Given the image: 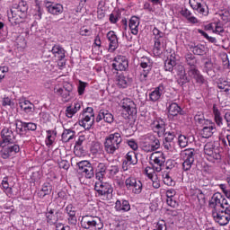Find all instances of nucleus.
I'll use <instances>...</instances> for the list:
<instances>
[{
  "instance_id": "obj_27",
  "label": "nucleus",
  "mask_w": 230,
  "mask_h": 230,
  "mask_svg": "<svg viewBox=\"0 0 230 230\" xmlns=\"http://www.w3.org/2000/svg\"><path fill=\"white\" fill-rule=\"evenodd\" d=\"M179 134V129H177V126L173 124V127L171 125V130L164 131V137L165 141L168 143H173V139L177 137V135Z\"/></svg>"
},
{
  "instance_id": "obj_18",
  "label": "nucleus",
  "mask_w": 230,
  "mask_h": 230,
  "mask_svg": "<svg viewBox=\"0 0 230 230\" xmlns=\"http://www.w3.org/2000/svg\"><path fill=\"white\" fill-rule=\"evenodd\" d=\"M132 164H137V155H136V152L134 151H130L126 155V158L122 163V170L127 172L128 167Z\"/></svg>"
},
{
  "instance_id": "obj_4",
  "label": "nucleus",
  "mask_w": 230,
  "mask_h": 230,
  "mask_svg": "<svg viewBox=\"0 0 230 230\" xmlns=\"http://www.w3.org/2000/svg\"><path fill=\"white\" fill-rule=\"evenodd\" d=\"M81 226L84 229L102 230L103 223L102 218L93 216H84L82 217Z\"/></svg>"
},
{
  "instance_id": "obj_22",
  "label": "nucleus",
  "mask_w": 230,
  "mask_h": 230,
  "mask_svg": "<svg viewBox=\"0 0 230 230\" xmlns=\"http://www.w3.org/2000/svg\"><path fill=\"white\" fill-rule=\"evenodd\" d=\"M105 175H107V164L99 163L95 169V179L97 181H103Z\"/></svg>"
},
{
  "instance_id": "obj_34",
  "label": "nucleus",
  "mask_w": 230,
  "mask_h": 230,
  "mask_svg": "<svg viewBox=\"0 0 230 230\" xmlns=\"http://www.w3.org/2000/svg\"><path fill=\"white\" fill-rule=\"evenodd\" d=\"M51 52L58 60H64V58H66V49L60 45H54Z\"/></svg>"
},
{
  "instance_id": "obj_37",
  "label": "nucleus",
  "mask_w": 230,
  "mask_h": 230,
  "mask_svg": "<svg viewBox=\"0 0 230 230\" xmlns=\"http://www.w3.org/2000/svg\"><path fill=\"white\" fill-rule=\"evenodd\" d=\"M118 173H119V167L118 165L107 164L106 175L108 179H114Z\"/></svg>"
},
{
  "instance_id": "obj_51",
  "label": "nucleus",
  "mask_w": 230,
  "mask_h": 230,
  "mask_svg": "<svg viewBox=\"0 0 230 230\" xmlns=\"http://www.w3.org/2000/svg\"><path fill=\"white\" fill-rule=\"evenodd\" d=\"M141 146H142V150H144V152H155L154 151L155 146H151L149 144L148 140L146 139V137H145V141L142 142Z\"/></svg>"
},
{
  "instance_id": "obj_36",
  "label": "nucleus",
  "mask_w": 230,
  "mask_h": 230,
  "mask_svg": "<svg viewBox=\"0 0 230 230\" xmlns=\"http://www.w3.org/2000/svg\"><path fill=\"white\" fill-rule=\"evenodd\" d=\"M116 211H130V203L128 200H117L115 203Z\"/></svg>"
},
{
  "instance_id": "obj_50",
  "label": "nucleus",
  "mask_w": 230,
  "mask_h": 230,
  "mask_svg": "<svg viewBox=\"0 0 230 230\" xmlns=\"http://www.w3.org/2000/svg\"><path fill=\"white\" fill-rule=\"evenodd\" d=\"M185 60L186 64L190 66V67H194L195 64H197V58H195V56L192 53H187L185 55Z\"/></svg>"
},
{
  "instance_id": "obj_49",
  "label": "nucleus",
  "mask_w": 230,
  "mask_h": 230,
  "mask_svg": "<svg viewBox=\"0 0 230 230\" xmlns=\"http://www.w3.org/2000/svg\"><path fill=\"white\" fill-rule=\"evenodd\" d=\"M117 85L122 89L127 88V85H128V79L125 75H119L117 78Z\"/></svg>"
},
{
  "instance_id": "obj_35",
  "label": "nucleus",
  "mask_w": 230,
  "mask_h": 230,
  "mask_svg": "<svg viewBox=\"0 0 230 230\" xmlns=\"http://www.w3.org/2000/svg\"><path fill=\"white\" fill-rule=\"evenodd\" d=\"M217 87L220 89L221 93H225L227 96L230 95V82L226 79H218L217 82Z\"/></svg>"
},
{
  "instance_id": "obj_26",
  "label": "nucleus",
  "mask_w": 230,
  "mask_h": 230,
  "mask_svg": "<svg viewBox=\"0 0 230 230\" xmlns=\"http://www.w3.org/2000/svg\"><path fill=\"white\" fill-rule=\"evenodd\" d=\"M178 84L179 85H184L190 82L188 75L186 74V69L182 65H178Z\"/></svg>"
},
{
  "instance_id": "obj_43",
  "label": "nucleus",
  "mask_w": 230,
  "mask_h": 230,
  "mask_svg": "<svg viewBox=\"0 0 230 230\" xmlns=\"http://www.w3.org/2000/svg\"><path fill=\"white\" fill-rule=\"evenodd\" d=\"M93 123L94 119H87L85 117H82L79 120L80 127H83L84 130H89Z\"/></svg>"
},
{
  "instance_id": "obj_48",
  "label": "nucleus",
  "mask_w": 230,
  "mask_h": 230,
  "mask_svg": "<svg viewBox=\"0 0 230 230\" xmlns=\"http://www.w3.org/2000/svg\"><path fill=\"white\" fill-rule=\"evenodd\" d=\"M140 67L142 69L152 70V61L149 58L143 57L140 59Z\"/></svg>"
},
{
  "instance_id": "obj_7",
  "label": "nucleus",
  "mask_w": 230,
  "mask_h": 230,
  "mask_svg": "<svg viewBox=\"0 0 230 230\" xmlns=\"http://www.w3.org/2000/svg\"><path fill=\"white\" fill-rule=\"evenodd\" d=\"M150 161L152 162V166L154 172L159 173V172H163V168H164V163H166V157L164 156V153L161 151H156L151 154Z\"/></svg>"
},
{
  "instance_id": "obj_61",
  "label": "nucleus",
  "mask_w": 230,
  "mask_h": 230,
  "mask_svg": "<svg viewBox=\"0 0 230 230\" xmlns=\"http://www.w3.org/2000/svg\"><path fill=\"white\" fill-rule=\"evenodd\" d=\"M194 119L196 123H199V125H202L204 121H206V119H204V114L198 112V114L195 115Z\"/></svg>"
},
{
  "instance_id": "obj_10",
  "label": "nucleus",
  "mask_w": 230,
  "mask_h": 230,
  "mask_svg": "<svg viewBox=\"0 0 230 230\" xmlns=\"http://www.w3.org/2000/svg\"><path fill=\"white\" fill-rule=\"evenodd\" d=\"M149 127L155 134H157L158 137H163L164 132L166 131V122L164 119L159 117L154 118L149 123Z\"/></svg>"
},
{
  "instance_id": "obj_53",
  "label": "nucleus",
  "mask_w": 230,
  "mask_h": 230,
  "mask_svg": "<svg viewBox=\"0 0 230 230\" xmlns=\"http://www.w3.org/2000/svg\"><path fill=\"white\" fill-rule=\"evenodd\" d=\"M84 139H85V137L80 136L78 140L75 142V151H74L75 155H82V154H80V149H78V146H82Z\"/></svg>"
},
{
  "instance_id": "obj_30",
  "label": "nucleus",
  "mask_w": 230,
  "mask_h": 230,
  "mask_svg": "<svg viewBox=\"0 0 230 230\" xmlns=\"http://www.w3.org/2000/svg\"><path fill=\"white\" fill-rule=\"evenodd\" d=\"M139 23H140L139 17L132 16L130 18L128 26L132 35H137V33H139Z\"/></svg>"
},
{
  "instance_id": "obj_21",
  "label": "nucleus",
  "mask_w": 230,
  "mask_h": 230,
  "mask_svg": "<svg viewBox=\"0 0 230 230\" xmlns=\"http://www.w3.org/2000/svg\"><path fill=\"white\" fill-rule=\"evenodd\" d=\"M66 213L68 215V224H70V226H76L78 222L76 219V209L73 205L69 204L66 207Z\"/></svg>"
},
{
  "instance_id": "obj_58",
  "label": "nucleus",
  "mask_w": 230,
  "mask_h": 230,
  "mask_svg": "<svg viewBox=\"0 0 230 230\" xmlns=\"http://www.w3.org/2000/svg\"><path fill=\"white\" fill-rule=\"evenodd\" d=\"M151 70L148 69H142L140 71V75H139V80L140 82H146L148 80V74L150 73Z\"/></svg>"
},
{
  "instance_id": "obj_64",
  "label": "nucleus",
  "mask_w": 230,
  "mask_h": 230,
  "mask_svg": "<svg viewBox=\"0 0 230 230\" xmlns=\"http://www.w3.org/2000/svg\"><path fill=\"white\" fill-rule=\"evenodd\" d=\"M220 15H221L222 21H224L225 22H229V21H230L229 11H226L225 13H221Z\"/></svg>"
},
{
  "instance_id": "obj_44",
  "label": "nucleus",
  "mask_w": 230,
  "mask_h": 230,
  "mask_svg": "<svg viewBox=\"0 0 230 230\" xmlns=\"http://www.w3.org/2000/svg\"><path fill=\"white\" fill-rule=\"evenodd\" d=\"M51 191H53V186H51V183L46 182L42 185L41 190L40 191L39 195L40 197L44 199V197L46 195H49Z\"/></svg>"
},
{
  "instance_id": "obj_62",
  "label": "nucleus",
  "mask_w": 230,
  "mask_h": 230,
  "mask_svg": "<svg viewBox=\"0 0 230 230\" xmlns=\"http://www.w3.org/2000/svg\"><path fill=\"white\" fill-rule=\"evenodd\" d=\"M4 149H2L0 151L1 154V157L3 159H8L9 157H12V155L10 154V151L8 150V147H3Z\"/></svg>"
},
{
  "instance_id": "obj_59",
  "label": "nucleus",
  "mask_w": 230,
  "mask_h": 230,
  "mask_svg": "<svg viewBox=\"0 0 230 230\" xmlns=\"http://www.w3.org/2000/svg\"><path fill=\"white\" fill-rule=\"evenodd\" d=\"M104 121L106 123H112L114 121V115L109 112V111L104 110Z\"/></svg>"
},
{
  "instance_id": "obj_31",
  "label": "nucleus",
  "mask_w": 230,
  "mask_h": 230,
  "mask_svg": "<svg viewBox=\"0 0 230 230\" xmlns=\"http://www.w3.org/2000/svg\"><path fill=\"white\" fill-rule=\"evenodd\" d=\"M189 49H190V51H192V53L194 55H206V51L208 49V48H206V46L202 45V44H195V43H190L189 44Z\"/></svg>"
},
{
  "instance_id": "obj_39",
  "label": "nucleus",
  "mask_w": 230,
  "mask_h": 230,
  "mask_svg": "<svg viewBox=\"0 0 230 230\" xmlns=\"http://www.w3.org/2000/svg\"><path fill=\"white\" fill-rule=\"evenodd\" d=\"M213 114L217 127H222V125H224V119L222 118V115L220 114V111L217 107V104L213 105Z\"/></svg>"
},
{
  "instance_id": "obj_41",
  "label": "nucleus",
  "mask_w": 230,
  "mask_h": 230,
  "mask_svg": "<svg viewBox=\"0 0 230 230\" xmlns=\"http://www.w3.org/2000/svg\"><path fill=\"white\" fill-rule=\"evenodd\" d=\"M75 132L71 129H65L62 133V141L64 143H69L71 139H75Z\"/></svg>"
},
{
  "instance_id": "obj_32",
  "label": "nucleus",
  "mask_w": 230,
  "mask_h": 230,
  "mask_svg": "<svg viewBox=\"0 0 230 230\" xmlns=\"http://www.w3.org/2000/svg\"><path fill=\"white\" fill-rule=\"evenodd\" d=\"M163 91H164V84H160L150 94L149 99L151 102H157L161 99L163 95Z\"/></svg>"
},
{
  "instance_id": "obj_20",
  "label": "nucleus",
  "mask_w": 230,
  "mask_h": 230,
  "mask_svg": "<svg viewBox=\"0 0 230 230\" xmlns=\"http://www.w3.org/2000/svg\"><path fill=\"white\" fill-rule=\"evenodd\" d=\"M221 200L222 194L217 192L212 196L211 199L209 200L208 207L210 208V209H212V211H218L222 209Z\"/></svg>"
},
{
  "instance_id": "obj_13",
  "label": "nucleus",
  "mask_w": 230,
  "mask_h": 230,
  "mask_svg": "<svg viewBox=\"0 0 230 230\" xmlns=\"http://www.w3.org/2000/svg\"><path fill=\"white\" fill-rule=\"evenodd\" d=\"M189 4L199 15H204L205 17L209 15V8L203 0H190Z\"/></svg>"
},
{
  "instance_id": "obj_55",
  "label": "nucleus",
  "mask_w": 230,
  "mask_h": 230,
  "mask_svg": "<svg viewBox=\"0 0 230 230\" xmlns=\"http://www.w3.org/2000/svg\"><path fill=\"white\" fill-rule=\"evenodd\" d=\"M6 146L11 155H15V154H19V152H21V147L17 144H14L13 146L8 145Z\"/></svg>"
},
{
  "instance_id": "obj_3",
  "label": "nucleus",
  "mask_w": 230,
  "mask_h": 230,
  "mask_svg": "<svg viewBox=\"0 0 230 230\" xmlns=\"http://www.w3.org/2000/svg\"><path fill=\"white\" fill-rule=\"evenodd\" d=\"M204 154L209 163H220V161H222L220 146L215 145V142H208L205 145Z\"/></svg>"
},
{
  "instance_id": "obj_1",
  "label": "nucleus",
  "mask_w": 230,
  "mask_h": 230,
  "mask_svg": "<svg viewBox=\"0 0 230 230\" xmlns=\"http://www.w3.org/2000/svg\"><path fill=\"white\" fill-rule=\"evenodd\" d=\"M121 143H123V138L121 137V134L116 132L110 134L105 137L103 146L106 154L110 155H114L117 150H119L121 147Z\"/></svg>"
},
{
  "instance_id": "obj_9",
  "label": "nucleus",
  "mask_w": 230,
  "mask_h": 230,
  "mask_svg": "<svg viewBox=\"0 0 230 230\" xmlns=\"http://www.w3.org/2000/svg\"><path fill=\"white\" fill-rule=\"evenodd\" d=\"M212 217L219 226H227L230 222V209L226 208V209H219L217 211H212Z\"/></svg>"
},
{
  "instance_id": "obj_15",
  "label": "nucleus",
  "mask_w": 230,
  "mask_h": 230,
  "mask_svg": "<svg viewBox=\"0 0 230 230\" xmlns=\"http://www.w3.org/2000/svg\"><path fill=\"white\" fill-rule=\"evenodd\" d=\"M120 105L123 111L126 112V115L128 116H132L137 112V110H136V103L130 98L122 99Z\"/></svg>"
},
{
  "instance_id": "obj_12",
  "label": "nucleus",
  "mask_w": 230,
  "mask_h": 230,
  "mask_svg": "<svg viewBox=\"0 0 230 230\" xmlns=\"http://www.w3.org/2000/svg\"><path fill=\"white\" fill-rule=\"evenodd\" d=\"M2 140L0 141V146L6 148L8 145H13L15 143V135L10 128H4L1 131Z\"/></svg>"
},
{
  "instance_id": "obj_14",
  "label": "nucleus",
  "mask_w": 230,
  "mask_h": 230,
  "mask_svg": "<svg viewBox=\"0 0 230 230\" xmlns=\"http://www.w3.org/2000/svg\"><path fill=\"white\" fill-rule=\"evenodd\" d=\"M78 172L82 173L85 179H93L94 177V168L89 161H81L77 163Z\"/></svg>"
},
{
  "instance_id": "obj_11",
  "label": "nucleus",
  "mask_w": 230,
  "mask_h": 230,
  "mask_svg": "<svg viewBox=\"0 0 230 230\" xmlns=\"http://www.w3.org/2000/svg\"><path fill=\"white\" fill-rule=\"evenodd\" d=\"M126 188L128 191H131L133 195H139L141 194V191H143V183L141 181L134 178V177H128L125 181Z\"/></svg>"
},
{
  "instance_id": "obj_33",
  "label": "nucleus",
  "mask_w": 230,
  "mask_h": 230,
  "mask_svg": "<svg viewBox=\"0 0 230 230\" xmlns=\"http://www.w3.org/2000/svg\"><path fill=\"white\" fill-rule=\"evenodd\" d=\"M12 178L5 177L2 181V188H4L7 197H12L13 195V183H12Z\"/></svg>"
},
{
  "instance_id": "obj_46",
  "label": "nucleus",
  "mask_w": 230,
  "mask_h": 230,
  "mask_svg": "<svg viewBox=\"0 0 230 230\" xmlns=\"http://www.w3.org/2000/svg\"><path fill=\"white\" fill-rule=\"evenodd\" d=\"M55 212L53 211V209H50L48 213H47V221L49 224H57V222H58V213L56 212V214H54Z\"/></svg>"
},
{
  "instance_id": "obj_56",
  "label": "nucleus",
  "mask_w": 230,
  "mask_h": 230,
  "mask_svg": "<svg viewBox=\"0 0 230 230\" xmlns=\"http://www.w3.org/2000/svg\"><path fill=\"white\" fill-rule=\"evenodd\" d=\"M204 69H205L206 73H209V71H213V69H219V67L213 66V61H211V59H208L204 63Z\"/></svg>"
},
{
  "instance_id": "obj_52",
  "label": "nucleus",
  "mask_w": 230,
  "mask_h": 230,
  "mask_svg": "<svg viewBox=\"0 0 230 230\" xmlns=\"http://www.w3.org/2000/svg\"><path fill=\"white\" fill-rule=\"evenodd\" d=\"M163 179L164 184H166V186H175V181L172 179V176L168 172L163 175Z\"/></svg>"
},
{
  "instance_id": "obj_25",
  "label": "nucleus",
  "mask_w": 230,
  "mask_h": 230,
  "mask_svg": "<svg viewBox=\"0 0 230 230\" xmlns=\"http://www.w3.org/2000/svg\"><path fill=\"white\" fill-rule=\"evenodd\" d=\"M54 93L57 94V96H60L62 98V102H65V103H67V102H71V100H73V93L62 90V88L56 87L54 89Z\"/></svg>"
},
{
  "instance_id": "obj_19",
  "label": "nucleus",
  "mask_w": 230,
  "mask_h": 230,
  "mask_svg": "<svg viewBox=\"0 0 230 230\" xmlns=\"http://www.w3.org/2000/svg\"><path fill=\"white\" fill-rule=\"evenodd\" d=\"M106 37L109 41V51L111 53H113V51H116L118 49L119 43L118 42V36L116 35V32L114 31H110Z\"/></svg>"
},
{
  "instance_id": "obj_6",
  "label": "nucleus",
  "mask_w": 230,
  "mask_h": 230,
  "mask_svg": "<svg viewBox=\"0 0 230 230\" xmlns=\"http://www.w3.org/2000/svg\"><path fill=\"white\" fill-rule=\"evenodd\" d=\"M27 13L28 4L24 0H22L18 4H14L11 8V14L14 21H19V19H26Z\"/></svg>"
},
{
  "instance_id": "obj_57",
  "label": "nucleus",
  "mask_w": 230,
  "mask_h": 230,
  "mask_svg": "<svg viewBox=\"0 0 230 230\" xmlns=\"http://www.w3.org/2000/svg\"><path fill=\"white\" fill-rule=\"evenodd\" d=\"M178 145L181 148H186V146H188V137L184 135H180L178 137Z\"/></svg>"
},
{
  "instance_id": "obj_29",
  "label": "nucleus",
  "mask_w": 230,
  "mask_h": 230,
  "mask_svg": "<svg viewBox=\"0 0 230 230\" xmlns=\"http://www.w3.org/2000/svg\"><path fill=\"white\" fill-rule=\"evenodd\" d=\"M19 105L22 111H25L26 114H33V112H35V104L28 100L21 101Z\"/></svg>"
},
{
  "instance_id": "obj_16",
  "label": "nucleus",
  "mask_w": 230,
  "mask_h": 230,
  "mask_svg": "<svg viewBox=\"0 0 230 230\" xmlns=\"http://www.w3.org/2000/svg\"><path fill=\"white\" fill-rule=\"evenodd\" d=\"M115 71H127L128 69V60L125 56H117L112 63Z\"/></svg>"
},
{
  "instance_id": "obj_17",
  "label": "nucleus",
  "mask_w": 230,
  "mask_h": 230,
  "mask_svg": "<svg viewBox=\"0 0 230 230\" xmlns=\"http://www.w3.org/2000/svg\"><path fill=\"white\" fill-rule=\"evenodd\" d=\"M45 7L47 9V12L51 15H60L64 13V5H62V4L46 2Z\"/></svg>"
},
{
  "instance_id": "obj_5",
  "label": "nucleus",
  "mask_w": 230,
  "mask_h": 230,
  "mask_svg": "<svg viewBox=\"0 0 230 230\" xmlns=\"http://www.w3.org/2000/svg\"><path fill=\"white\" fill-rule=\"evenodd\" d=\"M94 190L97 191L98 195L104 197L105 200H111L112 199V191H114V189L111 183L103 181H96Z\"/></svg>"
},
{
  "instance_id": "obj_24",
  "label": "nucleus",
  "mask_w": 230,
  "mask_h": 230,
  "mask_svg": "<svg viewBox=\"0 0 230 230\" xmlns=\"http://www.w3.org/2000/svg\"><path fill=\"white\" fill-rule=\"evenodd\" d=\"M189 76H191V78H194L196 80L197 84H205L206 79H204V76L200 74V71L197 69L195 66H190V68L188 71Z\"/></svg>"
},
{
  "instance_id": "obj_23",
  "label": "nucleus",
  "mask_w": 230,
  "mask_h": 230,
  "mask_svg": "<svg viewBox=\"0 0 230 230\" xmlns=\"http://www.w3.org/2000/svg\"><path fill=\"white\" fill-rule=\"evenodd\" d=\"M82 109V102L75 101L74 103L66 109V118H73L78 111Z\"/></svg>"
},
{
  "instance_id": "obj_42",
  "label": "nucleus",
  "mask_w": 230,
  "mask_h": 230,
  "mask_svg": "<svg viewBox=\"0 0 230 230\" xmlns=\"http://www.w3.org/2000/svg\"><path fill=\"white\" fill-rule=\"evenodd\" d=\"M216 130H217V127L212 128V126L211 127L209 126L208 128H203L200 131V135L205 139H208V137H211V136L215 134Z\"/></svg>"
},
{
  "instance_id": "obj_40",
  "label": "nucleus",
  "mask_w": 230,
  "mask_h": 230,
  "mask_svg": "<svg viewBox=\"0 0 230 230\" xmlns=\"http://www.w3.org/2000/svg\"><path fill=\"white\" fill-rule=\"evenodd\" d=\"M146 138L147 139V142H149V145L153 147V150L155 152L160 146H161V142L155 137L154 135H146Z\"/></svg>"
},
{
  "instance_id": "obj_63",
  "label": "nucleus",
  "mask_w": 230,
  "mask_h": 230,
  "mask_svg": "<svg viewBox=\"0 0 230 230\" xmlns=\"http://www.w3.org/2000/svg\"><path fill=\"white\" fill-rule=\"evenodd\" d=\"M127 145L131 147L132 150L136 151L138 148L137 142L134 139H130L127 141Z\"/></svg>"
},
{
  "instance_id": "obj_8",
  "label": "nucleus",
  "mask_w": 230,
  "mask_h": 230,
  "mask_svg": "<svg viewBox=\"0 0 230 230\" xmlns=\"http://www.w3.org/2000/svg\"><path fill=\"white\" fill-rule=\"evenodd\" d=\"M181 157L183 160L182 170L183 172H190L193 164L195 163V149L189 148L181 151Z\"/></svg>"
},
{
  "instance_id": "obj_60",
  "label": "nucleus",
  "mask_w": 230,
  "mask_h": 230,
  "mask_svg": "<svg viewBox=\"0 0 230 230\" xmlns=\"http://www.w3.org/2000/svg\"><path fill=\"white\" fill-rule=\"evenodd\" d=\"M166 222L164 220L158 221L154 230H167Z\"/></svg>"
},
{
  "instance_id": "obj_45",
  "label": "nucleus",
  "mask_w": 230,
  "mask_h": 230,
  "mask_svg": "<svg viewBox=\"0 0 230 230\" xmlns=\"http://www.w3.org/2000/svg\"><path fill=\"white\" fill-rule=\"evenodd\" d=\"M55 137H57V132L53 130H48L47 131V138L45 140V143L47 146L49 148L53 143H55Z\"/></svg>"
},
{
  "instance_id": "obj_28",
  "label": "nucleus",
  "mask_w": 230,
  "mask_h": 230,
  "mask_svg": "<svg viewBox=\"0 0 230 230\" xmlns=\"http://www.w3.org/2000/svg\"><path fill=\"white\" fill-rule=\"evenodd\" d=\"M168 112L170 116H184L185 111L176 102H172L168 106Z\"/></svg>"
},
{
  "instance_id": "obj_2",
  "label": "nucleus",
  "mask_w": 230,
  "mask_h": 230,
  "mask_svg": "<svg viewBox=\"0 0 230 230\" xmlns=\"http://www.w3.org/2000/svg\"><path fill=\"white\" fill-rule=\"evenodd\" d=\"M153 35L155 36L153 53L156 57H160V55H163L164 49H166V37L164 36V32L159 31L157 27L153 29Z\"/></svg>"
},
{
  "instance_id": "obj_38",
  "label": "nucleus",
  "mask_w": 230,
  "mask_h": 230,
  "mask_svg": "<svg viewBox=\"0 0 230 230\" xmlns=\"http://www.w3.org/2000/svg\"><path fill=\"white\" fill-rule=\"evenodd\" d=\"M177 66V61H175V56L171 55L170 58H167V59L164 62V69L165 71L172 72L173 71V67Z\"/></svg>"
},
{
  "instance_id": "obj_47",
  "label": "nucleus",
  "mask_w": 230,
  "mask_h": 230,
  "mask_svg": "<svg viewBox=\"0 0 230 230\" xmlns=\"http://www.w3.org/2000/svg\"><path fill=\"white\" fill-rule=\"evenodd\" d=\"M90 150L93 155L102 154L103 152V146L100 142H93Z\"/></svg>"
},
{
  "instance_id": "obj_54",
  "label": "nucleus",
  "mask_w": 230,
  "mask_h": 230,
  "mask_svg": "<svg viewBox=\"0 0 230 230\" xmlns=\"http://www.w3.org/2000/svg\"><path fill=\"white\" fill-rule=\"evenodd\" d=\"M22 127L24 130H31L35 131L37 130V124L33 122H22Z\"/></svg>"
}]
</instances>
